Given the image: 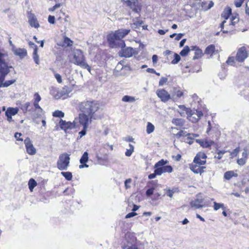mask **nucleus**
<instances>
[{
	"mask_svg": "<svg viewBox=\"0 0 249 249\" xmlns=\"http://www.w3.org/2000/svg\"><path fill=\"white\" fill-rule=\"evenodd\" d=\"M174 59L172 61L171 63L173 64H177L180 60V56L177 53H174Z\"/></svg>",
	"mask_w": 249,
	"mask_h": 249,
	"instance_id": "37998d69",
	"label": "nucleus"
},
{
	"mask_svg": "<svg viewBox=\"0 0 249 249\" xmlns=\"http://www.w3.org/2000/svg\"><path fill=\"white\" fill-rule=\"evenodd\" d=\"M124 2L129 6L132 11L135 13H139L141 8L138 1V0H123Z\"/></svg>",
	"mask_w": 249,
	"mask_h": 249,
	"instance_id": "0eeeda50",
	"label": "nucleus"
},
{
	"mask_svg": "<svg viewBox=\"0 0 249 249\" xmlns=\"http://www.w3.org/2000/svg\"><path fill=\"white\" fill-rule=\"evenodd\" d=\"M34 108H33L34 111H36V115L37 116H41L42 113V112H43V109L39 106L38 103L34 102Z\"/></svg>",
	"mask_w": 249,
	"mask_h": 249,
	"instance_id": "412c9836",
	"label": "nucleus"
},
{
	"mask_svg": "<svg viewBox=\"0 0 249 249\" xmlns=\"http://www.w3.org/2000/svg\"><path fill=\"white\" fill-rule=\"evenodd\" d=\"M121 64H122L121 62H120L118 64L117 66H116V68L114 69V70L113 71V74L114 75H115L116 76H119L121 75V74H119V70H118L117 69L119 68V65H121Z\"/></svg>",
	"mask_w": 249,
	"mask_h": 249,
	"instance_id": "09e8293b",
	"label": "nucleus"
},
{
	"mask_svg": "<svg viewBox=\"0 0 249 249\" xmlns=\"http://www.w3.org/2000/svg\"><path fill=\"white\" fill-rule=\"evenodd\" d=\"M30 103L27 102L21 106V109L24 113L27 112L28 111H34L33 107L30 108Z\"/></svg>",
	"mask_w": 249,
	"mask_h": 249,
	"instance_id": "4be33fe9",
	"label": "nucleus"
},
{
	"mask_svg": "<svg viewBox=\"0 0 249 249\" xmlns=\"http://www.w3.org/2000/svg\"><path fill=\"white\" fill-rule=\"evenodd\" d=\"M167 163V160H164L163 159H162L155 164L154 167H161L164 166Z\"/></svg>",
	"mask_w": 249,
	"mask_h": 249,
	"instance_id": "e433bc0d",
	"label": "nucleus"
},
{
	"mask_svg": "<svg viewBox=\"0 0 249 249\" xmlns=\"http://www.w3.org/2000/svg\"><path fill=\"white\" fill-rule=\"evenodd\" d=\"M156 94L159 98L163 102H167L171 99V95L164 89H159L156 91Z\"/></svg>",
	"mask_w": 249,
	"mask_h": 249,
	"instance_id": "1a4fd4ad",
	"label": "nucleus"
},
{
	"mask_svg": "<svg viewBox=\"0 0 249 249\" xmlns=\"http://www.w3.org/2000/svg\"><path fill=\"white\" fill-rule=\"evenodd\" d=\"M231 14V9L230 7H227L224 12L223 17L225 19H227Z\"/></svg>",
	"mask_w": 249,
	"mask_h": 249,
	"instance_id": "58836bf2",
	"label": "nucleus"
},
{
	"mask_svg": "<svg viewBox=\"0 0 249 249\" xmlns=\"http://www.w3.org/2000/svg\"><path fill=\"white\" fill-rule=\"evenodd\" d=\"M54 77L56 78V79L58 83H62V81L61 76L59 74L55 73Z\"/></svg>",
	"mask_w": 249,
	"mask_h": 249,
	"instance_id": "4d7b16f0",
	"label": "nucleus"
},
{
	"mask_svg": "<svg viewBox=\"0 0 249 249\" xmlns=\"http://www.w3.org/2000/svg\"><path fill=\"white\" fill-rule=\"evenodd\" d=\"M239 18L238 15H236L235 16H232L231 18V23L232 25H234L236 23L239 22Z\"/></svg>",
	"mask_w": 249,
	"mask_h": 249,
	"instance_id": "c03bdc74",
	"label": "nucleus"
},
{
	"mask_svg": "<svg viewBox=\"0 0 249 249\" xmlns=\"http://www.w3.org/2000/svg\"><path fill=\"white\" fill-rule=\"evenodd\" d=\"M28 21L32 27H34L36 28H38L39 27V24L37 18L34 14H30L29 15Z\"/></svg>",
	"mask_w": 249,
	"mask_h": 249,
	"instance_id": "2eb2a0df",
	"label": "nucleus"
},
{
	"mask_svg": "<svg viewBox=\"0 0 249 249\" xmlns=\"http://www.w3.org/2000/svg\"><path fill=\"white\" fill-rule=\"evenodd\" d=\"M183 95V93L182 91L179 90H176L172 94L171 99H172L173 100H175L179 98H180Z\"/></svg>",
	"mask_w": 249,
	"mask_h": 249,
	"instance_id": "393cba45",
	"label": "nucleus"
},
{
	"mask_svg": "<svg viewBox=\"0 0 249 249\" xmlns=\"http://www.w3.org/2000/svg\"><path fill=\"white\" fill-rule=\"evenodd\" d=\"M53 115L55 117L62 118L64 116V113L60 110H56L53 112Z\"/></svg>",
	"mask_w": 249,
	"mask_h": 249,
	"instance_id": "a19ab883",
	"label": "nucleus"
},
{
	"mask_svg": "<svg viewBox=\"0 0 249 249\" xmlns=\"http://www.w3.org/2000/svg\"><path fill=\"white\" fill-rule=\"evenodd\" d=\"M37 46H36V48H34V52H33V59L36 64H39V56L37 54Z\"/></svg>",
	"mask_w": 249,
	"mask_h": 249,
	"instance_id": "cd10ccee",
	"label": "nucleus"
},
{
	"mask_svg": "<svg viewBox=\"0 0 249 249\" xmlns=\"http://www.w3.org/2000/svg\"><path fill=\"white\" fill-rule=\"evenodd\" d=\"M34 97H35V100H34L35 102L39 103V102L40 101V100H41V98L40 96L37 92L35 93Z\"/></svg>",
	"mask_w": 249,
	"mask_h": 249,
	"instance_id": "603ef678",
	"label": "nucleus"
},
{
	"mask_svg": "<svg viewBox=\"0 0 249 249\" xmlns=\"http://www.w3.org/2000/svg\"><path fill=\"white\" fill-rule=\"evenodd\" d=\"M6 76L5 75L0 73V88H1V85L4 82Z\"/></svg>",
	"mask_w": 249,
	"mask_h": 249,
	"instance_id": "0e129e2a",
	"label": "nucleus"
},
{
	"mask_svg": "<svg viewBox=\"0 0 249 249\" xmlns=\"http://www.w3.org/2000/svg\"><path fill=\"white\" fill-rule=\"evenodd\" d=\"M237 163L239 165H243L246 163V159L242 158L237 160Z\"/></svg>",
	"mask_w": 249,
	"mask_h": 249,
	"instance_id": "6e6d98bb",
	"label": "nucleus"
},
{
	"mask_svg": "<svg viewBox=\"0 0 249 249\" xmlns=\"http://www.w3.org/2000/svg\"><path fill=\"white\" fill-rule=\"evenodd\" d=\"M129 32L130 30L119 29L114 33L109 34L107 36V41L110 45L114 46L116 40H121Z\"/></svg>",
	"mask_w": 249,
	"mask_h": 249,
	"instance_id": "7ed1b4c3",
	"label": "nucleus"
},
{
	"mask_svg": "<svg viewBox=\"0 0 249 249\" xmlns=\"http://www.w3.org/2000/svg\"><path fill=\"white\" fill-rule=\"evenodd\" d=\"M202 50L198 48L195 51V55L193 58V60H196L197 59H199L200 57H201L202 55Z\"/></svg>",
	"mask_w": 249,
	"mask_h": 249,
	"instance_id": "c85d7f7f",
	"label": "nucleus"
},
{
	"mask_svg": "<svg viewBox=\"0 0 249 249\" xmlns=\"http://www.w3.org/2000/svg\"><path fill=\"white\" fill-rule=\"evenodd\" d=\"M129 146L130 148L129 149H127L125 153V155L127 157H130L132 155L134 150V147L131 144H129Z\"/></svg>",
	"mask_w": 249,
	"mask_h": 249,
	"instance_id": "4c0bfd02",
	"label": "nucleus"
},
{
	"mask_svg": "<svg viewBox=\"0 0 249 249\" xmlns=\"http://www.w3.org/2000/svg\"><path fill=\"white\" fill-rule=\"evenodd\" d=\"M9 68H12V67L10 66L9 67L7 64L0 65V73L7 75L10 72Z\"/></svg>",
	"mask_w": 249,
	"mask_h": 249,
	"instance_id": "a211bd4d",
	"label": "nucleus"
},
{
	"mask_svg": "<svg viewBox=\"0 0 249 249\" xmlns=\"http://www.w3.org/2000/svg\"><path fill=\"white\" fill-rule=\"evenodd\" d=\"M167 80L168 79L167 78L162 77L159 81V86H163L165 83H166L167 82Z\"/></svg>",
	"mask_w": 249,
	"mask_h": 249,
	"instance_id": "8fccbe9b",
	"label": "nucleus"
},
{
	"mask_svg": "<svg viewBox=\"0 0 249 249\" xmlns=\"http://www.w3.org/2000/svg\"><path fill=\"white\" fill-rule=\"evenodd\" d=\"M188 133H187L186 131H184L183 130H181L176 134V136L177 138H179L181 136L186 137L187 136V135H188Z\"/></svg>",
	"mask_w": 249,
	"mask_h": 249,
	"instance_id": "49530a36",
	"label": "nucleus"
},
{
	"mask_svg": "<svg viewBox=\"0 0 249 249\" xmlns=\"http://www.w3.org/2000/svg\"><path fill=\"white\" fill-rule=\"evenodd\" d=\"M18 108L9 107L5 112V116H14L18 113Z\"/></svg>",
	"mask_w": 249,
	"mask_h": 249,
	"instance_id": "6ab92c4d",
	"label": "nucleus"
},
{
	"mask_svg": "<svg viewBox=\"0 0 249 249\" xmlns=\"http://www.w3.org/2000/svg\"><path fill=\"white\" fill-rule=\"evenodd\" d=\"M22 135L21 133L16 132L15 134V137L18 141H22L23 139L22 138H20V137Z\"/></svg>",
	"mask_w": 249,
	"mask_h": 249,
	"instance_id": "052dcab7",
	"label": "nucleus"
},
{
	"mask_svg": "<svg viewBox=\"0 0 249 249\" xmlns=\"http://www.w3.org/2000/svg\"><path fill=\"white\" fill-rule=\"evenodd\" d=\"M243 0H239V1H235V5L236 7H240L241 6L242 3H243Z\"/></svg>",
	"mask_w": 249,
	"mask_h": 249,
	"instance_id": "69168bd1",
	"label": "nucleus"
},
{
	"mask_svg": "<svg viewBox=\"0 0 249 249\" xmlns=\"http://www.w3.org/2000/svg\"><path fill=\"white\" fill-rule=\"evenodd\" d=\"M163 173H171L173 170V168L170 165H166L162 167Z\"/></svg>",
	"mask_w": 249,
	"mask_h": 249,
	"instance_id": "a18cd8bd",
	"label": "nucleus"
},
{
	"mask_svg": "<svg viewBox=\"0 0 249 249\" xmlns=\"http://www.w3.org/2000/svg\"><path fill=\"white\" fill-rule=\"evenodd\" d=\"M37 183L33 178H31L28 182L29 188L31 191H33L34 188L36 186Z\"/></svg>",
	"mask_w": 249,
	"mask_h": 249,
	"instance_id": "2f4dec72",
	"label": "nucleus"
},
{
	"mask_svg": "<svg viewBox=\"0 0 249 249\" xmlns=\"http://www.w3.org/2000/svg\"><path fill=\"white\" fill-rule=\"evenodd\" d=\"M122 101L124 102H134L135 101V98L134 97L130 96L128 95L124 96L122 99Z\"/></svg>",
	"mask_w": 249,
	"mask_h": 249,
	"instance_id": "c756f323",
	"label": "nucleus"
},
{
	"mask_svg": "<svg viewBox=\"0 0 249 249\" xmlns=\"http://www.w3.org/2000/svg\"><path fill=\"white\" fill-rule=\"evenodd\" d=\"M197 164L192 165L190 166V169L195 174L199 173L200 175L204 172V169L205 168L204 166H201L197 165Z\"/></svg>",
	"mask_w": 249,
	"mask_h": 249,
	"instance_id": "f3484780",
	"label": "nucleus"
},
{
	"mask_svg": "<svg viewBox=\"0 0 249 249\" xmlns=\"http://www.w3.org/2000/svg\"><path fill=\"white\" fill-rule=\"evenodd\" d=\"M73 63L78 65L83 69H87L89 72H90V66L86 62L85 57L84 56L83 52L76 49L73 51Z\"/></svg>",
	"mask_w": 249,
	"mask_h": 249,
	"instance_id": "f03ea898",
	"label": "nucleus"
},
{
	"mask_svg": "<svg viewBox=\"0 0 249 249\" xmlns=\"http://www.w3.org/2000/svg\"><path fill=\"white\" fill-rule=\"evenodd\" d=\"M59 125L60 128L65 131H66L68 129H71L75 126L74 122L72 123L70 122H66L62 119L59 122Z\"/></svg>",
	"mask_w": 249,
	"mask_h": 249,
	"instance_id": "4468645a",
	"label": "nucleus"
},
{
	"mask_svg": "<svg viewBox=\"0 0 249 249\" xmlns=\"http://www.w3.org/2000/svg\"><path fill=\"white\" fill-rule=\"evenodd\" d=\"M187 118L192 123H196L203 116L201 111L198 110H191V112H188Z\"/></svg>",
	"mask_w": 249,
	"mask_h": 249,
	"instance_id": "423d86ee",
	"label": "nucleus"
},
{
	"mask_svg": "<svg viewBox=\"0 0 249 249\" xmlns=\"http://www.w3.org/2000/svg\"><path fill=\"white\" fill-rule=\"evenodd\" d=\"M125 44L124 40H121L119 47H121L122 49L119 52V54L122 57H130L133 54H137L138 51L137 49H134L132 47L125 48Z\"/></svg>",
	"mask_w": 249,
	"mask_h": 249,
	"instance_id": "39448f33",
	"label": "nucleus"
},
{
	"mask_svg": "<svg viewBox=\"0 0 249 249\" xmlns=\"http://www.w3.org/2000/svg\"><path fill=\"white\" fill-rule=\"evenodd\" d=\"M215 46L213 44H211L206 47L205 50V53L207 54H211V55H212L215 52Z\"/></svg>",
	"mask_w": 249,
	"mask_h": 249,
	"instance_id": "5701e85b",
	"label": "nucleus"
},
{
	"mask_svg": "<svg viewBox=\"0 0 249 249\" xmlns=\"http://www.w3.org/2000/svg\"><path fill=\"white\" fill-rule=\"evenodd\" d=\"M8 57V54L6 53L0 52V65L2 64H6V60Z\"/></svg>",
	"mask_w": 249,
	"mask_h": 249,
	"instance_id": "a878e982",
	"label": "nucleus"
},
{
	"mask_svg": "<svg viewBox=\"0 0 249 249\" xmlns=\"http://www.w3.org/2000/svg\"><path fill=\"white\" fill-rule=\"evenodd\" d=\"M16 82V80H8L4 82H3L2 85H1V87H8V86H10L11 85L14 84Z\"/></svg>",
	"mask_w": 249,
	"mask_h": 249,
	"instance_id": "79ce46f5",
	"label": "nucleus"
},
{
	"mask_svg": "<svg viewBox=\"0 0 249 249\" xmlns=\"http://www.w3.org/2000/svg\"><path fill=\"white\" fill-rule=\"evenodd\" d=\"M172 123L176 126H182L184 124V121L182 119L174 118L172 120Z\"/></svg>",
	"mask_w": 249,
	"mask_h": 249,
	"instance_id": "b1692460",
	"label": "nucleus"
},
{
	"mask_svg": "<svg viewBox=\"0 0 249 249\" xmlns=\"http://www.w3.org/2000/svg\"><path fill=\"white\" fill-rule=\"evenodd\" d=\"M207 156L204 153L199 152L196 154L194 159V162L199 165H204L206 163Z\"/></svg>",
	"mask_w": 249,
	"mask_h": 249,
	"instance_id": "9b49d317",
	"label": "nucleus"
},
{
	"mask_svg": "<svg viewBox=\"0 0 249 249\" xmlns=\"http://www.w3.org/2000/svg\"><path fill=\"white\" fill-rule=\"evenodd\" d=\"M89 160V154L87 152H85L83 154L82 157L80 159V162L81 164L86 163Z\"/></svg>",
	"mask_w": 249,
	"mask_h": 249,
	"instance_id": "bb28decb",
	"label": "nucleus"
},
{
	"mask_svg": "<svg viewBox=\"0 0 249 249\" xmlns=\"http://www.w3.org/2000/svg\"><path fill=\"white\" fill-rule=\"evenodd\" d=\"M248 56V53L245 47L240 48L237 53L236 60L240 62H243Z\"/></svg>",
	"mask_w": 249,
	"mask_h": 249,
	"instance_id": "6e6552de",
	"label": "nucleus"
},
{
	"mask_svg": "<svg viewBox=\"0 0 249 249\" xmlns=\"http://www.w3.org/2000/svg\"><path fill=\"white\" fill-rule=\"evenodd\" d=\"M155 129V127L153 124H152L150 122H148L147 126H146V132L147 134H149L152 133Z\"/></svg>",
	"mask_w": 249,
	"mask_h": 249,
	"instance_id": "c9c22d12",
	"label": "nucleus"
},
{
	"mask_svg": "<svg viewBox=\"0 0 249 249\" xmlns=\"http://www.w3.org/2000/svg\"><path fill=\"white\" fill-rule=\"evenodd\" d=\"M179 107L180 109H181L183 111H185L186 114H187L188 112H191V109L186 107L183 105L179 106Z\"/></svg>",
	"mask_w": 249,
	"mask_h": 249,
	"instance_id": "3c124183",
	"label": "nucleus"
},
{
	"mask_svg": "<svg viewBox=\"0 0 249 249\" xmlns=\"http://www.w3.org/2000/svg\"><path fill=\"white\" fill-rule=\"evenodd\" d=\"M70 155L67 153H63L59 156L57 161V168L61 171L67 170L70 166Z\"/></svg>",
	"mask_w": 249,
	"mask_h": 249,
	"instance_id": "20e7f679",
	"label": "nucleus"
},
{
	"mask_svg": "<svg viewBox=\"0 0 249 249\" xmlns=\"http://www.w3.org/2000/svg\"><path fill=\"white\" fill-rule=\"evenodd\" d=\"M89 119L87 114L83 112L79 115V122L83 127H88Z\"/></svg>",
	"mask_w": 249,
	"mask_h": 249,
	"instance_id": "ddd939ff",
	"label": "nucleus"
},
{
	"mask_svg": "<svg viewBox=\"0 0 249 249\" xmlns=\"http://www.w3.org/2000/svg\"><path fill=\"white\" fill-rule=\"evenodd\" d=\"M87 127H83V129L80 132H79V134L80 135V137H82V136L86 135L87 132Z\"/></svg>",
	"mask_w": 249,
	"mask_h": 249,
	"instance_id": "e2e57ef3",
	"label": "nucleus"
},
{
	"mask_svg": "<svg viewBox=\"0 0 249 249\" xmlns=\"http://www.w3.org/2000/svg\"><path fill=\"white\" fill-rule=\"evenodd\" d=\"M24 143L26 146L27 152L31 155H35L36 153V149L33 145L29 138H26L24 140Z\"/></svg>",
	"mask_w": 249,
	"mask_h": 249,
	"instance_id": "9d476101",
	"label": "nucleus"
},
{
	"mask_svg": "<svg viewBox=\"0 0 249 249\" xmlns=\"http://www.w3.org/2000/svg\"><path fill=\"white\" fill-rule=\"evenodd\" d=\"M79 108L83 113L87 114L90 119H92L93 114L99 109V104L95 101H83L80 104Z\"/></svg>",
	"mask_w": 249,
	"mask_h": 249,
	"instance_id": "f257e3e1",
	"label": "nucleus"
},
{
	"mask_svg": "<svg viewBox=\"0 0 249 249\" xmlns=\"http://www.w3.org/2000/svg\"><path fill=\"white\" fill-rule=\"evenodd\" d=\"M137 214L136 213H135V212H131V213H128L126 216H125V218H131V217H132L135 215H136Z\"/></svg>",
	"mask_w": 249,
	"mask_h": 249,
	"instance_id": "680f3d73",
	"label": "nucleus"
},
{
	"mask_svg": "<svg viewBox=\"0 0 249 249\" xmlns=\"http://www.w3.org/2000/svg\"><path fill=\"white\" fill-rule=\"evenodd\" d=\"M48 21L51 24L55 23V17L53 16L50 15L48 17Z\"/></svg>",
	"mask_w": 249,
	"mask_h": 249,
	"instance_id": "13d9d810",
	"label": "nucleus"
},
{
	"mask_svg": "<svg viewBox=\"0 0 249 249\" xmlns=\"http://www.w3.org/2000/svg\"><path fill=\"white\" fill-rule=\"evenodd\" d=\"M237 177L238 174L233 171H229L225 173L224 177L227 180H230L232 177Z\"/></svg>",
	"mask_w": 249,
	"mask_h": 249,
	"instance_id": "aec40b11",
	"label": "nucleus"
},
{
	"mask_svg": "<svg viewBox=\"0 0 249 249\" xmlns=\"http://www.w3.org/2000/svg\"><path fill=\"white\" fill-rule=\"evenodd\" d=\"M123 249H138V248L135 245H132L129 247H124Z\"/></svg>",
	"mask_w": 249,
	"mask_h": 249,
	"instance_id": "774afa93",
	"label": "nucleus"
},
{
	"mask_svg": "<svg viewBox=\"0 0 249 249\" xmlns=\"http://www.w3.org/2000/svg\"><path fill=\"white\" fill-rule=\"evenodd\" d=\"M132 181V179L131 178H128L126 179L124 181V185L125 189H128L130 187V186L128 185V184L130 183Z\"/></svg>",
	"mask_w": 249,
	"mask_h": 249,
	"instance_id": "5fc2aeb1",
	"label": "nucleus"
},
{
	"mask_svg": "<svg viewBox=\"0 0 249 249\" xmlns=\"http://www.w3.org/2000/svg\"><path fill=\"white\" fill-rule=\"evenodd\" d=\"M154 193V188H150L148 189L146 192V195L147 196H149L153 194Z\"/></svg>",
	"mask_w": 249,
	"mask_h": 249,
	"instance_id": "bf43d9fd",
	"label": "nucleus"
},
{
	"mask_svg": "<svg viewBox=\"0 0 249 249\" xmlns=\"http://www.w3.org/2000/svg\"><path fill=\"white\" fill-rule=\"evenodd\" d=\"M196 141L204 148H208L210 147V142H208V141H203L199 139L196 140Z\"/></svg>",
	"mask_w": 249,
	"mask_h": 249,
	"instance_id": "473e14b6",
	"label": "nucleus"
},
{
	"mask_svg": "<svg viewBox=\"0 0 249 249\" xmlns=\"http://www.w3.org/2000/svg\"><path fill=\"white\" fill-rule=\"evenodd\" d=\"M190 51V47L188 46H185L184 48L181 51L179 54L181 56L184 57L186 56L188 53Z\"/></svg>",
	"mask_w": 249,
	"mask_h": 249,
	"instance_id": "72a5a7b5",
	"label": "nucleus"
},
{
	"mask_svg": "<svg viewBox=\"0 0 249 249\" xmlns=\"http://www.w3.org/2000/svg\"><path fill=\"white\" fill-rule=\"evenodd\" d=\"M155 170H154V172L156 174V175H161L163 173V170L162 167H154Z\"/></svg>",
	"mask_w": 249,
	"mask_h": 249,
	"instance_id": "de8ad7c7",
	"label": "nucleus"
},
{
	"mask_svg": "<svg viewBox=\"0 0 249 249\" xmlns=\"http://www.w3.org/2000/svg\"><path fill=\"white\" fill-rule=\"evenodd\" d=\"M229 65H233L234 63V58L233 57H229L226 61Z\"/></svg>",
	"mask_w": 249,
	"mask_h": 249,
	"instance_id": "864d4df0",
	"label": "nucleus"
},
{
	"mask_svg": "<svg viewBox=\"0 0 249 249\" xmlns=\"http://www.w3.org/2000/svg\"><path fill=\"white\" fill-rule=\"evenodd\" d=\"M61 174L68 180H71L72 179V173L70 172H62Z\"/></svg>",
	"mask_w": 249,
	"mask_h": 249,
	"instance_id": "f704fd0d",
	"label": "nucleus"
},
{
	"mask_svg": "<svg viewBox=\"0 0 249 249\" xmlns=\"http://www.w3.org/2000/svg\"><path fill=\"white\" fill-rule=\"evenodd\" d=\"M190 205L196 209L205 207L206 204L202 198H196L190 202Z\"/></svg>",
	"mask_w": 249,
	"mask_h": 249,
	"instance_id": "f8f14e48",
	"label": "nucleus"
},
{
	"mask_svg": "<svg viewBox=\"0 0 249 249\" xmlns=\"http://www.w3.org/2000/svg\"><path fill=\"white\" fill-rule=\"evenodd\" d=\"M133 21L134 22L132 25V27L135 28L141 26L143 23V21L139 20L138 18H136L133 19Z\"/></svg>",
	"mask_w": 249,
	"mask_h": 249,
	"instance_id": "7c9ffc66",
	"label": "nucleus"
},
{
	"mask_svg": "<svg viewBox=\"0 0 249 249\" xmlns=\"http://www.w3.org/2000/svg\"><path fill=\"white\" fill-rule=\"evenodd\" d=\"M213 204H214L213 208H214V210L215 211L218 210L220 208H222L223 210H225V209L224 204L218 203L216 202H214L213 203Z\"/></svg>",
	"mask_w": 249,
	"mask_h": 249,
	"instance_id": "ea45409f",
	"label": "nucleus"
},
{
	"mask_svg": "<svg viewBox=\"0 0 249 249\" xmlns=\"http://www.w3.org/2000/svg\"><path fill=\"white\" fill-rule=\"evenodd\" d=\"M225 153V151H220L217 153V158L218 159H221L223 156V155Z\"/></svg>",
	"mask_w": 249,
	"mask_h": 249,
	"instance_id": "338daca9",
	"label": "nucleus"
},
{
	"mask_svg": "<svg viewBox=\"0 0 249 249\" xmlns=\"http://www.w3.org/2000/svg\"><path fill=\"white\" fill-rule=\"evenodd\" d=\"M14 54L18 56L20 58L22 59L27 55V52L26 49L24 48H18L13 50Z\"/></svg>",
	"mask_w": 249,
	"mask_h": 249,
	"instance_id": "dca6fc26",
	"label": "nucleus"
}]
</instances>
